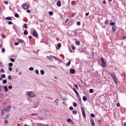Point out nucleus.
Here are the masks:
<instances>
[{
	"instance_id": "412c9836",
	"label": "nucleus",
	"mask_w": 126,
	"mask_h": 126,
	"mask_svg": "<svg viewBox=\"0 0 126 126\" xmlns=\"http://www.w3.org/2000/svg\"><path fill=\"white\" fill-rule=\"evenodd\" d=\"M70 61H69L66 64V66H69L70 65Z\"/></svg>"
},
{
	"instance_id": "603ef678",
	"label": "nucleus",
	"mask_w": 126,
	"mask_h": 126,
	"mask_svg": "<svg viewBox=\"0 0 126 126\" xmlns=\"http://www.w3.org/2000/svg\"><path fill=\"white\" fill-rule=\"evenodd\" d=\"M9 71H11V70H12V67H9Z\"/></svg>"
},
{
	"instance_id": "8fccbe9b",
	"label": "nucleus",
	"mask_w": 126,
	"mask_h": 126,
	"mask_svg": "<svg viewBox=\"0 0 126 126\" xmlns=\"http://www.w3.org/2000/svg\"><path fill=\"white\" fill-rule=\"evenodd\" d=\"M0 67H2V63L0 62Z\"/></svg>"
},
{
	"instance_id": "4d7b16f0",
	"label": "nucleus",
	"mask_w": 126,
	"mask_h": 126,
	"mask_svg": "<svg viewBox=\"0 0 126 126\" xmlns=\"http://www.w3.org/2000/svg\"><path fill=\"white\" fill-rule=\"evenodd\" d=\"M121 106V104H120V103H117V107H120Z\"/></svg>"
},
{
	"instance_id": "c9c22d12",
	"label": "nucleus",
	"mask_w": 126,
	"mask_h": 126,
	"mask_svg": "<svg viewBox=\"0 0 126 126\" xmlns=\"http://www.w3.org/2000/svg\"><path fill=\"white\" fill-rule=\"evenodd\" d=\"M47 58L48 60H49V61H52V60H53L52 58H51V57L49 56H47Z\"/></svg>"
},
{
	"instance_id": "4be33fe9",
	"label": "nucleus",
	"mask_w": 126,
	"mask_h": 126,
	"mask_svg": "<svg viewBox=\"0 0 126 126\" xmlns=\"http://www.w3.org/2000/svg\"><path fill=\"white\" fill-rule=\"evenodd\" d=\"M75 44L77 46H79V45H80V42H79V41H76Z\"/></svg>"
},
{
	"instance_id": "dca6fc26",
	"label": "nucleus",
	"mask_w": 126,
	"mask_h": 126,
	"mask_svg": "<svg viewBox=\"0 0 126 126\" xmlns=\"http://www.w3.org/2000/svg\"><path fill=\"white\" fill-rule=\"evenodd\" d=\"M4 90H5V91L6 92H7V91H8V89H7V87H6V86H4Z\"/></svg>"
},
{
	"instance_id": "a878e982",
	"label": "nucleus",
	"mask_w": 126,
	"mask_h": 126,
	"mask_svg": "<svg viewBox=\"0 0 126 126\" xmlns=\"http://www.w3.org/2000/svg\"><path fill=\"white\" fill-rule=\"evenodd\" d=\"M6 82H7V81H6V80H3L2 81L3 84H6Z\"/></svg>"
},
{
	"instance_id": "7c9ffc66",
	"label": "nucleus",
	"mask_w": 126,
	"mask_h": 126,
	"mask_svg": "<svg viewBox=\"0 0 126 126\" xmlns=\"http://www.w3.org/2000/svg\"><path fill=\"white\" fill-rule=\"evenodd\" d=\"M35 72L36 73V74H39V70L38 69H36L35 70Z\"/></svg>"
},
{
	"instance_id": "6e6d98bb",
	"label": "nucleus",
	"mask_w": 126,
	"mask_h": 126,
	"mask_svg": "<svg viewBox=\"0 0 126 126\" xmlns=\"http://www.w3.org/2000/svg\"><path fill=\"white\" fill-rule=\"evenodd\" d=\"M4 3H5V4H8V1H4Z\"/></svg>"
},
{
	"instance_id": "393cba45",
	"label": "nucleus",
	"mask_w": 126,
	"mask_h": 126,
	"mask_svg": "<svg viewBox=\"0 0 126 126\" xmlns=\"http://www.w3.org/2000/svg\"><path fill=\"white\" fill-rule=\"evenodd\" d=\"M57 47H58V48H59V49H60V48H61L62 47V44L61 43H58L57 44Z\"/></svg>"
},
{
	"instance_id": "cd10ccee",
	"label": "nucleus",
	"mask_w": 126,
	"mask_h": 126,
	"mask_svg": "<svg viewBox=\"0 0 126 126\" xmlns=\"http://www.w3.org/2000/svg\"><path fill=\"white\" fill-rule=\"evenodd\" d=\"M49 15L52 16V15H53V14H54V12H53V11H49Z\"/></svg>"
},
{
	"instance_id": "a18cd8bd",
	"label": "nucleus",
	"mask_w": 126,
	"mask_h": 126,
	"mask_svg": "<svg viewBox=\"0 0 126 126\" xmlns=\"http://www.w3.org/2000/svg\"><path fill=\"white\" fill-rule=\"evenodd\" d=\"M51 58H53L54 60H57V57L56 56H51Z\"/></svg>"
},
{
	"instance_id": "09e8293b",
	"label": "nucleus",
	"mask_w": 126,
	"mask_h": 126,
	"mask_svg": "<svg viewBox=\"0 0 126 126\" xmlns=\"http://www.w3.org/2000/svg\"><path fill=\"white\" fill-rule=\"evenodd\" d=\"M4 123L5 124H8V121L7 120H5L4 121Z\"/></svg>"
},
{
	"instance_id": "39448f33",
	"label": "nucleus",
	"mask_w": 126,
	"mask_h": 126,
	"mask_svg": "<svg viewBox=\"0 0 126 126\" xmlns=\"http://www.w3.org/2000/svg\"><path fill=\"white\" fill-rule=\"evenodd\" d=\"M82 115L83 116L84 118H86V114H85V110L83 107L81 108Z\"/></svg>"
},
{
	"instance_id": "58836bf2",
	"label": "nucleus",
	"mask_w": 126,
	"mask_h": 126,
	"mask_svg": "<svg viewBox=\"0 0 126 126\" xmlns=\"http://www.w3.org/2000/svg\"><path fill=\"white\" fill-rule=\"evenodd\" d=\"M91 117H92V118H94L95 115L94 114H91Z\"/></svg>"
},
{
	"instance_id": "4468645a",
	"label": "nucleus",
	"mask_w": 126,
	"mask_h": 126,
	"mask_svg": "<svg viewBox=\"0 0 126 126\" xmlns=\"http://www.w3.org/2000/svg\"><path fill=\"white\" fill-rule=\"evenodd\" d=\"M66 121L68 123H71V124H73V122H72V121L69 118L67 119Z\"/></svg>"
},
{
	"instance_id": "0eeeda50",
	"label": "nucleus",
	"mask_w": 126,
	"mask_h": 126,
	"mask_svg": "<svg viewBox=\"0 0 126 126\" xmlns=\"http://www.w3.org/2000/svg\"><path fill=\"white\" fill-rule=\"evenodd\" d=\"M70 73H71V74H74V73H75V69L73 68H71L70 69Z\"/></svg>"
},
{
	"instance_id": "69168bd1",
	"label": "nucleus",
	"mask_w": 126,
	"mask_h": 126,
	"mask_svg": "<svg viewBox=\"0 0 126 126\" xmlns=\"http://www.w3.org/2000/svg\"><path fill=\"white\" fill-rule=\"evenodd\" d=\"M69 19H66V20L65 21V23H66V22H67V21H68Z\"/></svg>"
},
{
	"instance_id": "20e7f679",
	"label": "nucleus",
	"mask_w": 126,
	"mask_h": 126,
	"mask_svg": "<svg viewBox=\"0 0 126 126\" xmlns=\"http://www.w3.org/2000/svg\"><path fill=\"white\" fill-rule=\"evenodd\" d=\"M73 91L75 92V94L77 96L78 98L80 100V96H79V94L78 93V92L75 89V88L73 89Z\"/></svg>"
},
{
	"instance_id": "f03ea898",
	"label": "nucleus",
	"mask_w": 126,
	"mask_h": 126,
	"mask_svg": "<svg viewBox=\"0 0 126 126\" xmlns=\"http://www.w3.org/2000/svg\"><path fill=\"white\" fill-rule=\"evenodd\" d=\"M100 60L102 63V64H101V66H102V67H105L106 66V62H105V60H104V59L102 57L100 58Z\"/></svg>"
},
{
	"instance_id": "f8f14e48",
	"label": "nucleus",
	"mask_w": 126,
	"mask_h": 126,
	"mask_svg": "<svg viewBox=\"0 0 126 126\" xmlns=\"http://www.w3.org/2000/svg\"><path fill=\"white\" fill-rule=\"evenodd\" d=\"M113 80H114V82L115 84H117V83H118V79L116 77V78H113Z\"/></svg>"
},
{
	"instance_id": "e2e57ef3",
	"label": "nucleus",
	"mask_w": 126,
	"mask_h": 126,
	"mask_svg": "<svg viewBox=\"0 0 126 126\" xmlns=\"http://www.w3.org/2000/svg\"><path fill=\"white\" fill-rule=\"evenodd\" d=\"M29 39H32V36L29 35Z\"/></svg>"
},
{
	"instance_id": "6e6552de",
	"label": "nucleus",
	"mask_w": 126,
	"mask_h": 126,
	"mask_svg": "<svg viewBox=\"0 0 126 126\" xmlns=\"http://www.w3.org/2000/svg\"><path fill=\"white\" fill-rule=\"evenodd\" d=\"M90 122H91V123L92 126H95V123H94V120H93V119H91L90 120Z\"/></svg>"
},
{
	"instance_id": "a19ab883",
	"label": "nucleus",
	"mask_w": 126,
	"mask_h": 126,
	"mask_svg": "<svg viewBox=\"0 0 126 126\" xmlns=\"http://www.w3.org/2000/svg\"><path fill=\"white\" fill-rule=\"evenodd\" d=\"M9 65L10 66H12L13 65V63H9Z\"/></svg>"
},
{
	"instance_id": "774afa93",
	"label": "nucleus",
	"mask_w": 126,
	"mask_h": 126,
	"mask_svg": "<svg viewBox=\"0 0 126 126\" xmlns=\"http://www.w3.org/2000/svg\"><path fill=\"white\" fill-rule=\"evenodd\" d=\"M105 24H108V21H106L105 22Z\"/></svg>"
},
{
	"instance_id": "423d86ee",
	"label": "nucleus",
	"mask_w": 126,
	"mask_h": 126,
	"mask_svg": "<svg viewBox=\"0 0 126 126\" xmlns=\"http://www.w3.org/2000/svg\"><path fill=\"white\" fill-rule=\"evenodd\" d=\"M32 36H33V37H37L38 36V33H37V32L36 31V30H34L32 33Z\"/></svg>"
},
{
	"instance_id": "ea45409f",
	"label": "nucleus",
	"mask_w": 126,
	"mask_h": 126,
	"mask_svg": "<svg viewBox=\"0 0 126 126\" xmlns=\"http://www.w3.org/2000/svg\"><path fill=\"white\" fill-rule=\"evenodd\" d=\"M89 91H90V93H92L94 91H93V89H90L89 90Z\"/></svg>"
},
{
	"instance_id": "5701e85b",
	"label": "nucleus",
	"mask_w": 126,
	"mask_h": 126,
	"mask_svg": "<svg viewBox=\"0 0 126 126\" xmlns=\"http://www.w3.org/2000/svg\"><path fill=\"white\" fill-rule=\"evenodd\" d=\"M28 32H27V31H25L24 32V35H28Z\"/></svg>"
},
{
	"instance_id": "2eb2a0df",
	"label": "nucleus",
	"mask_w": 126,
	"mask_h": 126,
	"mask_svg": "<svg viewBox=\"0 0 126 126\" xmlns=\"http://www.w3.org/2000/svg\"><path fill=\"white\" fill-rule=\"evenodd\" d=\"M115 24H116L114 22H112L109 23V25H110V26H115Z\"/></svg>"
},
{
	"instance_id": "13d9d810",
	"label": "nucleus",
	"mask_w": 126,
	"mask_h": 126,
	"mask_svg": "<svg viewBox=\"0 0 126 126\" xmlns=\"http://www.w3.org/2000/svg\"><path fill=\"white\" fill-rule=\"evenodd\" d=\"M8 116H9V115H8V114H7V115L5 116V119H7V118H8Z\"/></svg>"
},
{
	"instance_id": "0e129e2a",
	"label": "nucleus",
	"mask_w": 126,
	"mask_h": 126,
	"mask_svg": "<svg viewBox=\"0 0 126 126\" xmlns=\"http://www.w3.org/2000/svg\"><path fill=\"white\" fill-rule=\"evenodd\" d=\"M85 14L86 16H88V15H89V13H86Z\"/></svg>"
},
{
	"instance_id": "bf43d9fd",
	"label": "nucleus",
	"mask_w": 126,
	"mask_h": 126,
	"mask_svg": "<svg viewBox=\"0 0 126 126\" xmlns=\"http://www.w3.org/2000/svg\"><path fill=\"white\" fill-rule=\"evenodd\" d=\"M27 12H28V13H30V12H31V11L30 10H27Z\"/></svg>"
},
{
	"instance_id": "6ab92c4d",
	"label": "nucleus",
	"mask_w": 126,
	"mask_h": 126,
	"mask_svg": "<svg viewBox=\"0 0 126 126\" xmlns=\"http://www.w3.org/2000/svg\"><path fill=\"white\" fill-rule=\"evenodd\" d=\"M83 101H87V97H86V96H84L83 97Z\"/></svg>"
},
{
	"instance_id": "3c124183",
	"label": "nucleus",
	"mask_w": 126,
	"mask_h": 126,
	"mask_svg": "<svg viewBox=\"0 0 126 126\" xmlns=\"http://www.w3.org/2000/svg\"><path fill=\"white\" fill-rule=\"evenodd\" d=\"M69 110H73V107H72V106H70L69 108Z\"/></svg>"
},
{
	"instance_id": "79ce46f5",
	"label": "nucleus",
	"mask_w": 126,
	"mask_h": 126,
	"mask_svg": "<svg viewBox=\"0 0 126 126\" xmlns=\"http://www.w3.org/2000/svg\"><path fill=\"white\" fill-rule=\"evenodd\" d=\"M1 76V77H2V78H5V74H2Z\"/></svg>"
},
{
	"instance_id": "aec40b11",
	"label": "nucleus",
	"mask_w": 126,
	"mask_h": 126,
	"mask_svg": "<svg viewBox=\"0 0 126 126\" xmlns=\"http://www.w3.org/2000/svg\"><path fill=\"white\" fill-rule=\"evenodd\" d=\"M40 73H41V75H43V74H44V73H45V71H44V70H41Z\"/></svg>"
},
{
	"instance_id": "9b49d317",
	"label": "nucleus",
	"mask_w": 126,
	"mask_h": 126,
	"mask_svg": "<svg viewBox=\"0 0 126 126\" xmlns=\"http://www.w3.org/2000/svg\"><path fill=\"white\" fill-rule=\"evenodd\" d=\"M57 6H62V3H61V1L58 0L57 2Z\"/></svg>"
},
{
	"instance_id": "473e14b6",
	"label": "nucleus",
	"mask_w": 126,
	"mask_h": 126,
	"mask_svg": "<svg viewBox=\"0 0 126 126\" xmlns=\"http://www.w3.org/2000/svg\"><path fill=\"white\" fill-rule=\"evenodd\" d=\"M73 105L75 107H77V104L75 102H74Z\"/></svg>"
},
{
	"instance_id": "f257e3e1",
	"label": "nucleus",
	"mask_w": 126,
	"mask_h": 126,
	"mask_svg": "<svg viewBox=\"0 0 126 126\" xmlns=\"http://www.w3.org/2000/svg\"><path fill=\"white\" fill-rule=\"evenodd\" d=\"M28 94L29 95L30 97L33 98V97H36V94L33 92H29L28 93Z\"/></svg>"
},
{
	"instance_id": "5fc2aeb1",
	"label": "nucleus",
	"mask_w": 126,
	"mask_h": 126,
	"mask_svg": "<svg viewBox=\"0 0 126 126\" xmlns=\"http://www.w3.org/2000/svg\"><path fill=\"white\" fill-rule=\"evenodd\" d=\"M15 46H18V45H19V43L18 42H15Z\"/></svg>"
},
{
	"instance_id": "052dcab7",
	"label": "nucleus",
	"mask_w": 126,
	"mask_h": 126,
	"mask_svg": "<svg viewBox=\"0 0 126 126\" xmlns=\"http://www.w3.org/2000/svg\"><path fill=\"white\" fill-rule=\"evenodd\" d=\"M37 126H42V124H40V123H37Z\"/></svg>"
},
{
	"instance_id": "49530a36",
	"label": "nucleus",
	"mask_w": 126,
	"mask_h": 126,
	"mask_svg": "<svg viewBox=\"0 0 126 126\" xmlns=\"http://www.w3.org/2000/svg\"><path fill=\"white\" fill-rule=\"evenodd\" d=\"M80 24H81L80 22H77V25H78V26H79V25H80Z\"/></svg>"
},
{
	"instance_id": "72a5a7b5",
	"label": "nucleus",
	"mask_w": 126,
	"mask_h": 126,
	"mask_svg": "<svg viewBox=\"0 0 126 126\" xmlns=\"http://www.w3.org/2000/svg\"><path fill=\"white\" fill-rule=\"evenodd\" d=\"M8 79H9V80L12 79V77H11V76H10V75H9V76H8Z\"/></svg>"
},
{
	"instance_id": "680f3d73",
	"label": "nucleus",
	"mask_w": 126,
	"mask_h": 126,
	"mask_svg": "<svg viewBox=\"0 0 126 126\" xmlns=\"http://www.w3.org/2000/svg\"><path fill=\"white\" fill-rule=\"evenodd\" d=\"M2 52H5V49L4 48H2Z\"/></svg>"
},
{
	"instance_id": "338daca9",
	"label": "nucleus",
	"mask_w": 126,
	"mask_h": 126,
	"mask_svg": "<svg viewBox=\"0 0 126 126\" xmlns=\"http://www.w3.org/2000/svg\"><path fill=\"white\" fill-rule=\"evenodd\" d=\"M2 37H3V38H5V35L2 34Z\"/></svg>"
},
{
	"instance_id": "2f4dec72",
	"label": "nucleus",
	"mask_w": 126,
	"mask_h": 126,
	"mask_svg": "<svg viewBox=\"0 0 126 126\" xmlns=\"http://www.w3.org/2000/svg\"><path fill=\"white\" fill-rule=\"evenodd\" d=\"M74 87H76V89L78 90V86L77 85L74 84Z\"/></svg>"
},
{
	"instance_id": "c03bdc74",
	"label": "nucleus",
	"mask_w": 126,
	"mask_h": 126,
	"mask_svg": "<svg viewBox=\"0 0 126 126\" xmlns=\"http://www.w3.org/2000/svg\"><path fill=\"white\" fill-rule=\"evenodd\" d=\"M8 24H9V25H11V24H12V22H11V21H9V22H8Z\"/></svg>"
},
{
	"instance_id": "de8ad7c7",
	"label": "nucleus",
	"mask_w": 126,
	"mask_h": 126,
	"mask_svg": "<svg viewBox=\"0 0 126 126\" xmlns=\"http://www.w3.org/2000/svg\"><path fill=\"white\" fill-rule=\"evenodd\" d=\"M126 37L124 36H122V40H126Z\"/></svg>"
},
{
	"instance_id": "9d476101",
	"label": "nucleus",
	"mask_w": 126,
	"mask_h": 126,
	"mask_svg": "<svg viewBox=\"0 0 126 126\" xmlns=\"http://www.w3.org/2000/svg\"><path fill=\"white\" fill-rule=\"evenodd\" d=\"M110 75L112 78H116V74L114 73H110Z\"/></svg>"
},
{
	"instance_id": "b1692460",
	"label": "nucleus",
	"mask_w": 126,
	"mask_h": 126,
	"mask_svg": "<svg viewBox=\"0 0 126 126\" xmlns=\"http://www.w3.org/2000/svg\"><path fill=\"white\" fill-rule=\"evenodd\" d=\"M18 42L19 43H24V41H23V40L22 39L19 40Z\"/></svg>"
},
{
	"instance_id": "bb28decb",
	"label": "nucleus",
	"mask_w": 126,
	"mask_h": 126,
	"mask_svg": "<svg viewBox=\"0 0 126 126\" xmlns=\"http://www.w3.org/2000/svg\"><path fill=\"white\" fill-rule=\"evenodd\" d=\"M72 114H73V115H76V114H77V112L76 111V110L73 111Z\"/></svg>"
},
{
	"instance_id": "e433bc0d",
	"label": "nucleus",
	"mask_w": 126,
	"mask_h": 126,
	"mask_svg": "<svg viewBox=\"0 0 126 126\" xmlns=\"http://www.w3.org/2000/svg\"><path fill=\"white\" fill-rule=\"evenodd\" d=\"M29 69L31 71L34 70V68H33L32 67H30Z\"/></svg>"
},
{
	"instance_id": "ddd939ff",
	"label": "nucleus",
	"mask_w": 126,
	"mask_h": 126,
	"mask_svg": "<svg viewBox=\"0 0 126 126\" xmlns=\"http://www.w3.org/2000/svg\"><path fill=\"white\" fill-rule=\"evenodd\" d=\"M112 29L113 32H116V31H117V28L116 27H112Z\"/></svg>"
},
{
	"instance_id": "37998d69",
	"label": "nucleus",
	"mask_w": 126,
	"mask_h": 126,
	"mask_svg": "<svg viewBox=\"0 0 126 126\" xmlns=\"http://www.w3.org/2000/svg\"><path fill=\"white\" fill-rule=\"evenodd\" d=\"M71 49H72V50H75V46H72L71 47Z\"/></svg>"
},
{
	"instance_id": "7ed1b4c3",
	"label": "nucleus",
	"mask_w": 126,
	"mask_h": 126,
	"mask_svg": "<svg viewBox=\"0 0 126 126\" xmlns=\"http://www.w3.org/2000/svg\"><path fill=\"white\" fill-rule=\"evenodd\" d=\"M30 7V4L28 3L24 4L23 6L25 9H28V8H29Z\"/></svg>"
},
{
	"instance_id": "4c0bfd02",
	"label": "nucleus",
	"mask_w": 126,
	"mask_h": 126,
	"mask_svg": "<svg viewBox=\"0 0 126 126\" xmlns=\"http://www.w3.org/2000/svg\"><path fill=\"white\" fill-rule=\"evenodd\" d=\"M10 61L12 62V63H14V62H15L14 59L11 58V59H10Z\"/></svg>"
},
{
	"instance_id": "f704fd0d",
	"label": "nucleus",
	"mask_w": 126,
	"mask_h": 126,
	"mask_svg": "<svg viewBox=\"0 0 126 126\" xmlns=\"http://www.w3.org/2000/svg\"><path fill=\"white\" fill-rule=\"evenodd\" d=\"M0 72H2V73H4V70L3 69V68H1L0 69Z\"/></svg>"
},
{
	"instance_id": "f3484780",
	"label": "nucleus",
	"mask_w": 126,
	"mask_h": 126,
	"mask_svg": "<svg viewBox=\"0 0 126 126\" xmlns=\"http://www.w3.org/2000/svg\"><path fill=\"white\" fill-rule=\"evenodd\" d=\"M72 5H74L75 4V3H76V1L73 0V1H72L71 2Z\"/></svg>"
},
{
	"instance_id": "a211bd4d",
	"label": "nucleus",
	"mask_w": 126,
	"mask_h": 126,
	"mask_svg": "<svg viewBox=\"0 0 126 126\" xmlns=\"http://www.w3.org/2000/svg\"><path fill=\"white\" fill-rule=\"evenodd\" d=\"M5 19H7V20H12V19L10 17H6Z\"/></svg>"
},
{
	"instance_id": "1a4fd4ad",
	"label": "nucleus",
	"mask_w": 126,
	"mask_h": 126,
	"mask_svg": "<svg viewBox=\"0 0 126 126\" xmlns=\"http://www.w3.org/2000/svg\"><path fill=\"white\" fill-rule=\"evenodd\" d=\"M96 87L97 88H102V85L99 83H96Z\"/></svg>"
},
{
	"instance_id": "c756f323",
	"label": "nucleus",
	"mask_w": 126,
	"mask_h": 126,
	"mask_svg": "<svg viewBox=\"0 0 126 126\" xmlns=\"http://www.w3.org/2000/svg\"><path fill=\"white\" fill-rule=\"evenodd\" d=\"M15 17H17V18L19 17V15H18L17 13H15Z\"/></svg>"
},
{
	"instance_id": "c85d7f7f",
	"label": "nucleus",
	"mask_w": 126,
	"mask_h": 126,
	"mask_svg": "<svg viewBox=\"0 0 126 126\" xmlns=\"http://www.w3.org/2000/svg\"><path fill=\"white\" fill-rule=\"evenodd\" d=\"M23 27H24V28H25V29H27V24H24L23 25Z\"/></svg>"
},
{
	"instance_id": "864d4df0",
	"label": "nucleus",
	"mask_w": 126,
	"mask_h": 126,
	"mask_svg": "<svg viewBox=\"0 0 126 126\" xmlns=\"http://www.w3.org/2000/svg\"><path fill=\"white\" fill-rule=\"evenodd\" d=\"M8 88L9 89H12V86H9Z\"/></svg>"
}]
</instances>
